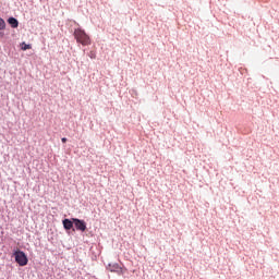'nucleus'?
Wrapping results in <instances>:
<instances>
[{
    "instance_id": "f257e3e1",
    "label": "nucleus",
    "mask_w": 279,
    "mask_h": 279,
    "mask_svg": "<svg viewBox=\"0 0 279 279\" xmlns=\"http://www.w3.org/2000/svg\"><path fill=\"white\" fill-rule=\"evenodd\" d=\"M74 37L76 43H80L83 47L90 45V37L82 28L74 31Z\"/></svg>"
},
{
    "instance_id": "f03ea898",
    "label": "nucleus",
    "mask_w": 279,
    "mask_h": 279,
    "mask_svg": "<svg viewBox=\"0 0 279 279\" xmlns=\"http://www.w3.org/2000/svg\"><path fill=\"white\" fill-rule=\"evenodd\" d=\"M13 255L15 262L17 263V265H20V267H25V265L29 263V259H27V255L23 251H15Z\"/></svg>"
},
{
    "instance_id": "7ed1b4c3",
    "label": "nucleus",
    "mask_w": 279,
    "mask_h": 279,
    "mask_svg": "<svg viewBox=\"0 0 279 279\" xmlns=\"http://www.w3.org/2000/svg\"><path fill=\"white\" fill-rule=\"evenodd\" d=\"M107 271H110L111 274H118L119 276H123L128 269L121 267L119 264H108Z\"/></svg>"
},
{
    "instance_id": "20e7f679",
    "label": "nucleus",
    "mask_w": 279,
    "mask_h": 279,
    "mask_svg": "<svg viewBox=\"0 0 279 279\" xmlns=\"http://www.w3.org/2000/svg\"><path fill=\"white\" fill-rule=\"evenodd\" d=\"M76 230H80L81 232H86V221L80 220L77 218L72 219Z\"/></svg>"
},
{
    "instance_id": "39448f33",
    "label": "nucleus",
    "mask_w": 279,
    "mask_h": 279,
    "mask_svg": "<svg viewBox=\"0 0 279 279\" xmlns=\"http://www.w3.org/2000/svg\"><path fill=\"white\" fill-rule=\"evenodd\" d=\"M62 223H63V228L65 229V230H71L72 228H73V220L71 221L70 219H64L63 221H62Z\"/></svg>"
},
{
    "instance_id": "423d86ee",
    "label": "nucleus",
    "mask_w": 279,
    "mask_h": 279,
    "mask_svg": "<svg viewBox=\"0 0 279 279\" xmlns=\"http://www.w3.org/2000/svg\"><path fill=\"white\" fill-rule=\"evenodd\" d=\"M8 23L9 25H11V27H13V29H16V27H19V20H16L15 17H9Z\"/></svg>"
},
{
    "instance_id": "0eeeda50",
    "label": "nucleus",
    "mask_w": 279,
    "mask_h": 279,
    "mask_svg": "<svg viewBox=\"0 0 279 279\" xmlns=\"http://www.w3.org/2000/svg\"><path fill=\"white\" fill-rule=\"evenodd\" d=\"M27 49H32V45H27L25 43L22 44V51H27Z\"/></svg>"
},
{
    "instance_id": "6e6552de",
    "label": "nucleus",
    "mask_w": 279,
    "mask_h": 279,
    "mask_svg": "<svg viewBox=\"0 0 279 279\" xmlns=\"http://www.w3.org/2000/svg\"><path fill=\"white\" fill-rule=\"evenodd\" d=\"M89 58H90L92 60H94V59L96 58V56H95V52H94V51H90V52H89Z\"/></svg>"
},
{
    "instance_id": "1a4fd4ad",
    "label": "nucleus",
    "mask_w": 279,
    "mask_h": 279,
    "mask_svg": "<svg viewBox=\"0 0 279 279\" xmlns=\"http://www.w3.org/2000/svg\"><path fill=\"white\" fill-rule=\"evenodd\" d=\"M1 25L2 27H5V22L3 20H1Z\"/></svg>"
},
{
    "instance_id": "9d476101",
    "label": "nucleus",
    "mask_w": 279,
    "mask_h": 279,
    "mask_svg": "<svg viewBox=\"0 0 279 279\" xmlns=\"http://www.w3.org/2000/svg\"><path fill=\"white\" fill-rule=\"evenodd\" d=\"M62 143H66V137L61 138Z\"/></svg>"
}]
</instances>
